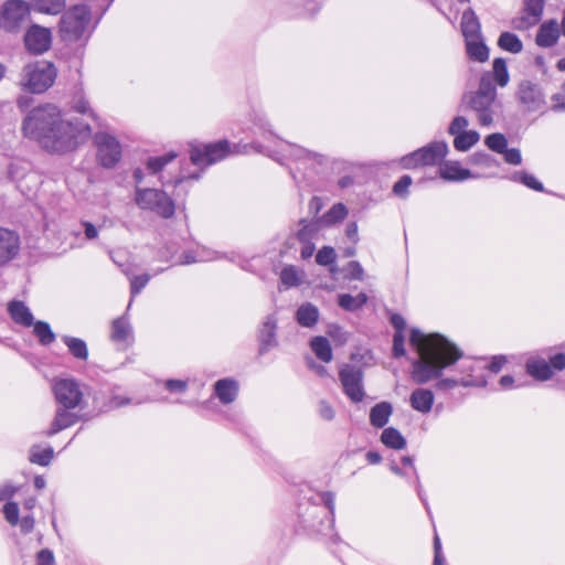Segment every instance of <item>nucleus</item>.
<instances>
[{
	"instance_id": "c03bdc74",
	"label": "nucleus",
	"mask_w": 565,
	"mask_h": 565,
	"mask_svg": "<svg viewBox=\"0 0 565 565\" xmlns=\"http://www.w3.org/2000/svg\"><path fill=\"white\" fill-rule=\"evenodd\" d=\"M32 326L33 333L42 345H50L55 341V334L47 322L33 320Z\"/></svg>"
},
{
	"instance_id": "37998d69",
	"label": "nucleus",
	"mask_w": 565,
	"mask_h": 565,
	"mask_svg": "<svg viewBox=\"0 0 565 565\" xmlns=\"http://www.w3.org/2000/svg\"><path fill=\"white\" fill-rule=\"evenodd\" d=\"M290 3L297 9V14L301 17H313L321 8V0H290Z\"/></svg>"
},
{
	"instance_id": "5fc2aeb1",
	"label": "nucleus",
	"mask_w": 565,
	"mask_h": 565,
	"mask_svg": "<svg viewBox=\"0 0 565 565\" xmlns=\"http://www.w3.org/2000/svg\"><path fill=\"white\" fill-rule=\"evenodd\" d=\"M469 126V120L463 117V116H456L449 127H448V132L449 135L454 136V137H457L458 134H462L465 131H467V127Z\"/></svg>"
},
{
	"instance_id": "c756f323",
	"label": "nucleus",
	"mask_w": 565,
	"mask_h": 565,
	"mask_svg": "<svg viewBox=\"0 0 565 565\" xmlns=\"http://www.w3.org/2000/svg\"><path fill=\"white\" fill-rule=\"evenodd\" d=\"M526 372L535 380L547 381L552 377L553 371L544 359L531 358L525 364Z\"/></svg>"
},
{
	"instance_id": "69168bd1",
	"label": "nucleus",
	"mask_w": 565,
	"mask_h": 565,
	"mask_svg": "<svg viewBox=\"0 0 565 565\" xmlns=\"http://www.w3.org/2000/svg\"><path fill=\"white\" fill-rule=\"evenodd\" d=\"M318 412L320 417L326 420H332L335 415L333 407L326 401L319 402Z\"/></svg>"
},
{
	"instance_id": "c85d7f7f",
	"label": "nucleus",
	"mask_w": 565,
	"mask_h": 565,
	"mask_svg": "<svg viewBox=\"0 0 565 565\" xmlns=\"http://www.w3.org/2000/svg\"><path fill=\"white\" fill-rule=\"evenodd\" d=\"M461 32L465 41L480 38V22L472 9L463 11L461 17Z\"/></svg>"
},
{
	"instance_id": "6ab92c4d",
	"label": "nucleus",
	"mask_w": 565,
	"mask_h": 565,
	"mask_svg": "<svg viewBox=\"0 0 565 565\" xmlns=\"http://www.w3.org/2000/svg\"><path fill=\"white\" fill-rule=\"evenodd\" d=\"M20 250L19 235L8 228L0 227V267L8 265Z\"/></svg>"
},
{
	"instance_id": "f03ea898",
	"label": "nucleus",
	"mask_w": 565,
	"mask_h": 565,
	"mask_svg": "<svg viewBox=\"0 0 565 565\" xmlns=\"http://www.w3.org/2000/svg\"><path fill=\"white\" fill-rule=\"evenodd\" d=\"M22 130L25 137L36 140L40 146L51 152L72 151L77 146V135L89 134V125L75 127L64 121L55 105L45 104L33 108L24 118Z\"/></svg>"
},
{
	"instance_id": "473e14b6",
	"label": "nucleus",
	"mask_w": 565,
	"mask_h": 565,
	"mask_svg": "<svg viewBox=\"0 0 565 565\" xmlns=\"http://www.w3.org/2000/svg\"><path fill=\"white\" fill-rule=\"evenodd\" d=\"M380 440L385 447L394 450H402L407 445L405 437L395 427L384 428Z\"/></svg>"
},
{
	"instance_id": "79ce46f5",
	"label": "nucleus",
	"mask_w": 565,
	"mask_h": 565,
	"mask_svg": "<svg viewBox=\"0 0 565 565\" xmlns=\"http://www.w3.org/2000/svg\"><path fill=\"white\" fill-rule=\"evenodd\" d=\"M493 75L491 77L492 82L494 81L497 85L500 87H504L508 85L510 75L507 67V62L502 57H497L493 60L492 64Z\"/></svg>"
},
{
	"instance_id": "39448f33",
	"label": "nucleus",
	"mask_w": 565,
	"mask_h": 565,
	"mask_svg": "<svg viewBox=\"0 0 565 565\" xmlns=\"http://www.w3.org/2000/svg\"><path fill=\"white\" fill-rule=\"evenodd\" d=\"M231 153L232 147L230 141L226 139L213 142H190V161L195 169L192 172H184L183 170H180L179 185L189 180L198 181L209 167L225 160Z\"/></svg>"
},
{
	"instance_id": "a18cd8bd",
	"label": "nucleus",
	"mask_w": 565,
	"mask_h": 565,
	"mask_svg": "<svg viewBox=\"0 0 565 565\" xmlns=\"http://www.w3.org/2000/svg\"><path fill=\"white\" fill-rule=\"evenodd\" d=\"M511 179L514 182H519L526 188L537 191V192H544V185L541 181H539L533 174L526 172V171H518L514 172L511 177Z\"/></svg>"
},
{
	"instance_id": "1a4fd4ad",
	"label": "nucleus",
	"mask_w": 565,
	"mask_h": 565,
	"mask_svg": "<svg viewBox=\"0 0 565 565\" xmlns=\"http://www.w3.org/2000/svg\"><path fill=\"white\" fill-rule=\"evenodd\" d=\"M90 21V10L85 4H78L65 12L60 21V31L64 40L77 41L83 35Z\"/></svg>"
},
{
	"instance_id": "603ef678",
	"label": "nucleus",
	"mask_w": 565,
	"mask_h": 565,
	"mask_svg": "<svg viewBox=\"0 0 565 565\" xmlns=\"http://www.w3.org/2000/svg\"><path fill=\"white\" fill-rule=\"evenodd\" d=\"M399 163L404 169H415L417 167L424 166L418 149L402 157Z\"/></svg>"
},
{
	"instance_id": "a211bd4d",
	"label": "nucleus",
	"mask_w": 565,
	"mask_h": 565,
	"mask_svg": "<svg viewBox=\"0 0 565 565\" xmlns=\"http://www.w3.org/2000/svg\"><path fill=\"white\" fill-rule=\"evenodd\" d=\"M51 32L49 29L32 25L24 35V45L32 54H42L51 46Z\"/></svg>"
},
{
	"instance_id": "4468645a",
	"label": "nucleus",
	"mask_w": 565,
	"mask_h": 565,
	"mask_svg": "<svg viewBox=\"0 0 565 565\" xmlns=\"http://www.w3.org/2000/svg\"><path fill=\"white\" fill-rule=\"evenodd\" d=\"M516 98L526 113L540 111L546 104L542 87L527 79L519 84Z\"/></svg>"
},
{
	"instance_id": "7c9ffc66",
	"label": "nucleus",
	"mask_w": 565,
	"mask_h": 565,
	"mask_svg": "<svg viewBox=\"0 0 565 565\" xmlns=\"http://www.w3.org/2000/svg\"><path fill=\"white\" fill-rule=\"evenodd\" d=\"M305 271L295 265H287L280 271V282L286 289L298 287L302 284Z\"/></svg>"
},
{
	"instance_id": "3c124183",
	"label": "nucleus",
	"mask_w": 565,
	"mask_h": 565,
	"mask_svg": "<svg viewBox=\"0 0 565 565\" xmlns=\"http://www.w3.org/2000/svg\"><path fill=\"white\" fill-rule=\"evenodd\" d=\"M412 178L408 174L402 175L393 185V193L401 198L406 199L408 196V189L412 185Z\"/></svg>"
},
{
	"instance_id": "6e6d98bb",
	"label": "nucleus",
	"mask_w": 565,
	"mask_h": 565,
	"mask_svg": "<svg viewBox=\"0 0 565 565\" xmlns=\"http://www.w3.org/2000/svg\"><path fill=\"white\" fill-rule=\"evenodd\" d=\"M405 334L403 332H395L393 335L392 354L395 359H399L406 354L405 351Z\"/></svg>"
},
{
	"instance_id": "2eb2a0df",
	"label": "nucleus",
	"mask_w": 565,
	"mask_h": 565,
	"mask_svg": "<svg viewBox=\"0 0 565 565\" xmlns=\"http://www.w3.org/2000/svg\"><path fill=\"white\" fill-rule=\"evenodd\" d=\"M58 406L76 408L83 403V392L79 384L73 379L60 380L53 387Z\"/></svg>"
},
{
	"instance_id": "6e6552de",
	"label": "nucleus",
	"mask_w": 565,
	"mask_h": 565,
	"mask_svg": "<svg viewBox=\"0 0 565 565\" xmlns=\"http://www.w3.org/2000/svg\"><path fill=\"white\" fill-rule=\"evenodd\" d=\"M56 74L53 63L36 62L23 68L21 84L31 93L40 94L53 85Z\"/></svg>"
},
{
	"instance_id": "338daca9",
	"label": "nucleus",
	"mask_w": 565,
	"mask_h": 565,
	"mask_svg": "<svg viewBox=\"0 0 565 565\" xmlns=\"http://www.w3.org/2000/svg\"><path fill=\"white\" fill-rule=\"evenodd\" d=\"M551 100L553 103L552 110L555 113L565 111V95L562 93H555L552 95Z\"/></svg>"
},
{
	"instance_id": "dca6fc26",
	"label": "nucleus",
	"mask_w": 565,
	"mask_h": 565,
	"mask_svg": "<svg viewBox=\"0 0 565 565\" xmlns=\"http://www.w3.org/2000/svg\"><path fill=\"white\" fill-rule=\"evenodd\" d=\"M29 6L23 0L7 1L1 11L3 28L8 31L18 30L29 17Z\"/></svg>"
},
{
	"instance_id": "8fccbe9b",
	"label": "nucleus",
	"mask_w": 565,
	"mask_h": 565,
	"mask_svg": "<svg viewBox=\"0 0 565 565\" xmlns=\"http://www.w3.org/2000/svg\"><path fill=\"white\" fill-rule=\"evenodd\" d=\"M337 254L333 247L323 246L316 255V262L320 266H329L335 262Z\"/></svg>"
},
{
	"instance_id": "4c0bfd02",
	"label": "nucleus",
	"mask_w": 565,
	"mask_h": 565,
	"mask_svg": "<svg viewBox=\"0 0 565 565\" xmlns=\"http://www.w3.org/2000/svg\"><path fill=\"white\" fill-rule=\"evenodd\" d=\"M498 46L512 54H518L523 50V43L520 38L509 31L502 32L498 39Z\"/></svg>"
},
{
	"instance_id": "58836bf2",
	"label": "nucleus",
	"mask_w": 565,
	"mask_h": 565,
	"mask_svg": "<svg viewBox=\"0 0 565 565\" xmlns=\"http://www.w3.org/2000/svg\"><path fill=\"white\" fill-rule=\"evenodd\" d=\"M62 340L75 359L81 361L88 359V349L84 340L70 335H64Z\"/></svg>"
},
{
	"instance_id": "ddd939ff",
	"label": "nucleus",
	"mask_w": 565,
	"mask_h": 565,
	"mask_svg": "<svg viewBox=\"0 0 565 565\" xmlns=\"http://www.w3.org/2000/svg\"><path fill=\"white\" fill-rule=\"evenodd\" d=\"M94 141L97 146V158L100 164L108 169L115 167L121 158L119 141L106 132H97Z\"/></svg>"
},
{
	"instance_id": "e433bc0d",
	"label": "nucleus",
	"mask_w": 565,
	"mask_h": 565,
	"mask_svg": "<svg viewBox=\"0 0 565 565\" xmlns=\"http://www.w3.org/2000/svg\"><path fill=\"white\" fill-rule=\"evenodd\" d=\"M348 215V209L343 203L333 204L322 216L317 218L321 226H332L343 221Z\"/></svg>"
},
{
	"instance_id": "f3484780",
	"label": "nucleus",
	"mask_w": 565,
	"mask_h": 565,
	"mask_svg": "<svg viewBox=\"0 0 565 565\" xmlns=\"http://www.w3.org/2000/svg\"><path fill=\"white\" fill-rule=\"evenodd\" d=\"M221 258H226L230 262H236V254H223L216 250H212L204 246L196 245L195 248L183 250L179 257V265H190L198 262H212Z\"/></svg>"
},
{
	"instance_id": "9d476101",
	"label": "nucleus",
	"mask_w": 565,
	"mask_h": 565,
	"mask_svg": "<svg viewBox=\"0 0 565 565\" xmlns=\"http://www.w3.org/2000/svg\"><path fill=\"white\" fill-rule=\"evenodd\" d=\"M135 201L140 209L150 210L162 217L174 214V203L163 191L137 188Z\"/></svg>"
},
{
	"instance_id": "4be33fe9",
	"label": "nucleus",
	"mask_w": 565,
	"mask_h": 565,
	"mask_svg": "<svg viewBox=\"0 0 565 565\" xmlns=\"http://www.w3.org/2000/svg\"><path fill=\"white\" fill-rule=\"evenodd\" d=\"M448 151V145L444 140L433 141L418 149L424 166H435L441 162L446 158Z\"/></svg>"
},
{
	"instance_id": "4d7b16f0",
	"label": "nucleus",
	"mask_w": 565,
	"mask_h": 565,
	"mask_svg": "<svg viewBox=\"0 0 565 565\" xmlns=\"http://www.w3.org/2000/svg\"><path fill=\"white\" fill-rule=\"evenodd\" d=\"M174 158V154H169V156H162V157H156V158H150L148 161H147V169L151 172V173H157L159 172L168 162H170L172 159Z\"/></svg>"
},
{
	"instance_id": "412c9836",
	"label": "nucleus",
	"mask_w": 565,
	"mask_h": 565,
	"mask_svg": "<svg viewBox=\"0 0 565 565\" xmlns=\"http://www.w3.org/2000/svg\"><path fill=\"white\" fill-rule=\"evenodd\" d=\"M74 408H66L58 406L54 419L51 423L50 428L45 431V435L51 437L61 430L71 427L82 419L76 413L72 412Z\"/></svg>"
},
{
	"instance_id": "bb28decb",
	"label": "nucleus",
	"mask_w": 565,
	"mask_h": 565,
	"mask_svg": "<svg viewBox=\"0 0 565 565\" xmlns=\"http://www.w3.org/2000/svg\"><path fill=\"white\" fill-rule=\"evenodd\" d=\"M319 317L318 307L311 302L301 303L295 312V320L303 328H313L318 323Z\"/></svg>"
},
{
	"instance_id": "72a5a7b5",
	"label": "nucleus",
	"mask_w": 565,
	"mask_h": 565,
	"mask_svg": "<svg viewBox=\"0 0 565 565\" xmlns=\"http://www.w3.org/2000/svg\"><path fill=\"white\" fill-rule=\"evenodd\" d=\"M369 300L365 292H360L356 296L350 294L338 295V305L345 311L354 312L360 310Z\"/></svg>"
},
{
	"instance_id": "2f4dec72",
	"label": "nucleus",
	"mask_w": 565,
	"mask_h": 565,
	"mask_svg": "<svg viewBox=\"0 0 565 565\" xmlns=\"http://www.w3.org/2000/svg\"><path fill=\"white\" fill-rule=\"evenodd\" d=\"M544 0H529L525 2L522 20L526 26L539 23L544 10Z\"/></svg>"
},
{
	"instance_id": "de8ad7c7",
	"label": "nucleus",
	"mask_w": 565,
	"mask_h": 565,
	"mask_svg": "<svg viewBox=\"0 0 565 565\" xmlns=\"http://www.w3.org/2000/svg\"><path fill=\"white\" fill-rule=\"evenodd\" d=\"M484 143L490 150L501 154L508 147V139L503 134L494 132L484 138Z\"/></svg>"
},
{
	"instance_id": "0e129e2a",
	"label": "nucleus",
	"mask_w": 565,
	"mask_h": 565,
	"mask_svg": "<svg viewBox=\"0 0 565 565\" xmlns=\"http://www.w3.org/2000/svg\"><path fill=\"white\" fill-rule=\"evenodd\" d=\"M507 362L508 359L505 355H493L490 360V363L487 365V369L493 373H498L502 370Z\"/></svg>"
},
{
	"instance_id": "f257e3e1",
	"label": "nucleus",
	"mask_w": 565,
	"mask_h": 565,
	"mask_svg": "<svg viewBox=\"0 0 565 565\" xmlns=\"http://www.w3.org/2000/svg\"><path fill=\"white\" fill-rule=\"evenodd\" d=\"M409 343L418 358L412 362V380L419 385L433 380L439 391H449L457 386L486 387L484 375L478 377H441L445 370L451 369L461 358L462 351L449 339L439 333L425 334L418 328H412Z\"/></svg>"
},
{
	"instance_id": "09e8293b",
	"label": "nucleus",
	"mask_w": 565,
	"mask_h": 565,
	"mask_svg": "<svg viewBox=\"0 0 565 565\" xmlns=\"http://www.w3.org/2000/svg\"><path fill=\"white\" fill-rule=\"evenodd\" d=\"M53 449L47 447L40 450L39 447H33L30 455V461L40 466H47L53 458Z\"/></svg>"
},
{
	"instance_id": "864d4df0",
	"label": "nucleus",
	"mask_w": 565,
	"mask_h": 565,
	"mask_svg": "<svg viewBox=\"0 0 565 565\" xmlns=\"http://www.w3.org/2000/svg\"><path fill=\"white\" fill-rule=\"evenodd\" d=\"M459 361L461 362L455 370H459L460 373L467 374L465 377H469L470 375L472 377H478V375H473L476 371L481 370V367L478 365V362L471 359H463V356ZM481 375L483 374L481 373Z\"/></svg>"
},
{
	"instance_id": "9b49d317",
	"label": "nucleus",
	"mask_w": 565,
	"mask_h": 565,
	"mask_svg": "<svg viewBox=\"0 0 565 565\" xmlns=\"http://www.w3.org/2000/svg\"><path fill=\"white\" fill-rule=\"evenodd\" d=\"M278 322L277 312H271L266 315L257 327L256 341L258 356H265L279 347Z\"/></svg>"
},
{
	"instance_id": "aec40b11",
	"label": "nucleus",
	"mask_w": 565,
	"mask_h": 565,
	"mask_svg": "<svg viewBox=\"0 0 565 565\" xmlns=\"http://www.w3.org/2000/svg\"><path fill=\"white\" fill-rule=\"evenodd\" d=\"M213 396L223 405L234 403L239 393V382L234 377H223L214 382Z\"/></svg>"
},
{
	"instance_id": "13d9d810",
	"label": "nucleus",
	"mask_w": 565,
	"mask_h": 565,
	"mask_svg": "<svg viewBox=\"0 0 565 565\" xmlns=\"http://www.w3.org/2000/svg\"><path fill=\"white\" fill-rule=\"evenodd\" d=\"M73 109L79 114L88 115L90 116L95 121H98L97 115L94 113V110L90 108V105L88 100H86L83 97H79L74 100L73 103Z\"/></svg>"
},
{
	"instance_id": "ea45409f",
	"label": "nucleus",
	"mask_w": 565,
	"mask_h": 565,
	"mask_svg": "<svg viewBox=\"0 0 565 565\" xmlns=\"http://www.w3.org/2000/svg\"><path fill=\"white\" fill-rule=\"evenodd\" d=\"M131 335V328L126 318L120 317L113 321L110 339L116 342H125Z\"/></svg>"
},
{
	"instance_id": "e2e57ef3",
	"label": "nucleus",
	"mask_w": 565,
	"mask_h": 565,
	"mask_svg": "<svg viewBox=\"0 0 565 565\" xmlns=\"http://www.w3.org/2000/svg\"><path fill=\"white\" fill-rule=\"evenodd\" d=\"M348 277L351 280H363L364 279V269L362 265L358 260H351L348 264Z\"/></svg>"
},
{
	"instance_id": "a878e982",
	"label": "nucleus",
	"mask_w": 565,
	"mask_h": 565,
	"mask_svg": "<svg viewBox=\"0 0 565 565\" xmlns=\"http://www.w3.org/2000/svg\"><path fill=\"white\" fill-rule=\"evenodd\" d=\"M434 401V393L428 388H416L409 396V403L413 409L423 414H427L431 411Z\"/></svg>"
},
{
	"instance_id": "bf43d9fd",
	"label": "nucleus",
	"mask_w": 565,
	"mask_h": 565,
	"mask_svg": "<svg viewBox=\"0 0 565 565\" xmlns=\"http://www.w3.org/2000/svg\"><path fill=\"white\" fill-rule=\"evenodd\" d=\"M507 163L512 166H519L522 163V154L520 149L518 148H505V150L501 153Z\"/></svg>"
},
{
	"instance_id": "5701e85b",
	"label": "nucleus",
	"mask_w": 565,
	"mask_h": 565,
	"mask_svg": "<svg viewBox=\"0 0 565 565\" xmlns=\"http://www.w3.org/2000/svg\"><path fill=\"white\" fill-rule=\"evenodd\" d=\"M559 38V26L555 20H548L541 24L536 33L535 42L541 47L553 46Z\"/></svg>"
},
{
	"instance_id": "20e7f679",
	"label": "nucleus",
	"mask_w": 565,
	"mask_h": 565,
	"mask_svg": "<svg viewBox=\"0 0 565 565\" xmlns=\"http://www.w3.org/2000/svg\"><path fill=\"white\" fill-rule=\"evenodd\" d=\"M333 492L326 491L312 495L299 504V519L302 526L312 533L329 534L334 524Z\"/></svg>"
},
{
	"instance_id": "cd10ccee",
	"label": "nucleus",
	"mask_w": 565,
	"mask_h": 565,
	"mask_svg": "<svg viewBox=\"0 0 565 565\" xmlns=\"http://www.w3.org/2000/svg\"><path fill=\"white\" fill-rule=\"evenodd\" d=\"M393 413L390 402H380L370 409V424L375 428H384Z\"/></svg>"
},
{
	"instance_id": "f704fd0d",
	"label": "nucleus",
	"mask_w": 565,
	"mask_h": 565,
	"mask_svg": "<svg viewBox=\"0 0 565 565\" xmlns=\"http://www.w3.org/2000/svg\"><path fill=\"white\" fill-rule=\"evenodd\" d=\"M466 50L469 58L483 63L489 60V49L481 36L466 41Z\"/></svg>"
},
{
	"instance_id": "0eeeda50",
	"label": "nucleus",
	"mask_w": 565,
	"mask_h": 565,
	"mask_svg": "<svg viewBox=\"0 0 565 565\" xmlns=\"http://www.w3.org/2000/svg\"><path fill=\"white\" fill-rule=\"evenodd\" d=\"M321 228V222L317 218L311 221L301 220L299 228L287 238L285 249L281 250V254L287 255L288 248H292L296 243H299L300 257L302 259H309L316 250V241L319 239Z\"/></svg>"
},
{
	"instance_id": "774afa93",
	"label": "nucleus",
	"mask_w": 565,
	"mask_h": 565,
	"mask_svg": "<svg viewBox=\"0 0 565 565\" xmlns=\"http://www.w3.org/2000/svg\"><path fill=\"white\" fill-rule=\"evenodd\" d=\"M36 558L39 561V565H53L54 564V554L49 548H43L36 554Z\"/></svg>"
},
{
	"instance_id": "7ed1b4c3",
	"label": "nucleus",
	"mask_w": 565,
	"mask_h": 565,
	"mask_svg": "<svg viewBox=\"0 0 565 565\" xmlns=\"http://www.w3.org/2000/svg\"><path fill=\"white\" fill-rule=\"evenodd\" d=\"M257 125L263 131V138L267 141H273L274 146L253 141L250 148L256 152L265 154L282 166H287V161L291 160L299 166V170L301 166L303 168H313L315 166L324 164L326 157L323 154L277 138L270 130V125L266 120L259 119Z\"/></svg>"
},
{
	"instance_id": "393cba45",
	"label": "nucleus",
	"mask_w": 565,
	"mask_h": 565,
	"mask_svg": "<svg viewBox=\"0 0 565 565\" xmlns=\"http://www.w3.org/2000/svg\"><path fill=\"white\" fill-rule=\"evenodd\" d=\"M440 177L446 181L461 182L472 178L469 169L462 168L458 161H446L439 168Z\"/></svg>"
},
{
	"instance_id": "b1692460",
	"label": "nucleus",
	"mask_w": 565,
	"mask_h": 565,
	"mask_svg": "<svg viewBox=\"0 0 565 565\" xmlns=\"http://www.w3.org/2000/svg\"><path fill=\"white\" fill-rule=\"evenodd\" d=\"M8 313L14 323L29 328L33 324L34 317L29 307L21 300H12L8 303Z\"/></svg>"
},
{
	"instance_id": "052dcab7",
	"label": "nucleus",
	"mask_w": 565,
	"mask_h": 565,
	"mask_svg": "<svg viewBox=\"0 0 565 565\" xmlns=\"http://www.w3.org/2000/svg\"><path fill=\"white\" fill-rule=\"evenodd\" d=\"M3 513L6 520L11 524L15 525L19 521V507L15 502H8L4 504Z\"/></svg>"
},
{
	"instance_id": "c9c22d12",
	"label": "nucleus",
	"mask_w": 565,
	"mask_h": 565,
	"mask_svg": "<svg viewBox=\"0 0 565 565\" xmlns=\"http://www.w3.org/2000/svg\"><path fill=\"white\" fill-rule=\"evenodd\" d=\"M310 348L320 361L324 363H329L332 361V348L329 340L326 337L318 335L312 338L310 341Z\"/></svg>"
},
{
	"instance_id": "a19ab883",
	"label": "nucleus",
	"mask_w": 565,
	"mask_h": 565,
	"mask_svg": "<svg viewBox=\"0 0 565 565\" xmlns=\"http://www.w3.org/2000/svg\"><path fill=\"white\" fill-rule=\"evenodd\" d=\"M480 139L479 132L476 130H467L458 134L454 139V147L458 151H467L473 147Z\"/></svg>"
},
{
	"instance_id": "49530a36",
	"label": "nucleus",
	"mask_w": 565,
	"mask_h": 565,
	"mask_svg": "<svg viewBox=\"0 0 565 565\" xmlns=\"http://www.w3.org/2000/svg\"><path fill=\"white\" fill-rule=\"evenodd\" d=\"M35 10L49 13L57 14L65 8V0H33Z\"/></svg>"
},
{
	"instance_id": "680f3d73",
	"label": "nucleus",
	"mask_w": 565,
	"mask_h": 565,
	"mask_svg": "<svg viewBox=\"0 0 565 565\" xmlns=\"http://www.w3.org/2000/svg\"><path fill=\"white\" fill-rule=\"evenodd\" d=\"M150 276L148 274H142L139 276H135L130 279V292L132 296L138 295L141 289L148 284Z\"/></svg>"
},
{
	"instance_id": "f8f14e48",
	"label": "nucleus",
	"mask_w": 565,
	"mask_h": 565,
	"mask_svg": "<svg viewBox=\"0 0 565 565\" xmlns=\"http://www.w3.org/2000/svg\"><path fill=\"white\" fill-rule=\"evenodd\" d=\"M363 371L360 366L344 364L339 370V380L343 393L352 403H360L365 396Z\"/></svg>"
},
{
	"instance_id": "423d86ee",
	"label": "nucleus",
	"mask_w": 565,
	"mask_h": 565,
	"mask_svg": "<svg viewBox=\"0 0 565 565\" xmlns=\"http://www.w3.org/2000/svg\"><path fill=\"white\" fill-rule=\"evenodd\" d=\"M497 99V88L490 74H483L480 78L477 92L467 93L462 103L477 114L481 126H490L493 122V105Z\"/></svg>"
}]
</instances>
